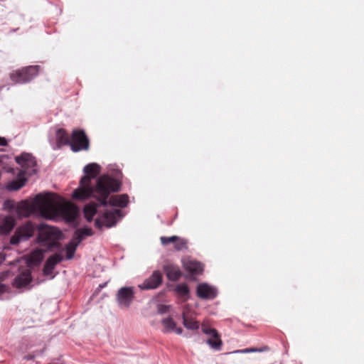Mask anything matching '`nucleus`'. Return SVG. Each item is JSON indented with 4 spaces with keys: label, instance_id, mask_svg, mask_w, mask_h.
<instances>
[{
    "label": "nucleus",
    "instance_id": "f257e3e1",
    "mask_svg": "<svg viewBox=\"0 0 364 364\" xmlns=\"http://www.w3.org/2000/svg\"><path fill=\"white\" fill-rule=\"evenodd\" d=\"M83 171L86 175L81 178L79 188L74 191L73 199L85 200L92 196L101 205H105L107 203V198L110 193L120 190L121 182L107 175L100 176L96 185L92 186L91 179L97 177L100 172V166L97 164H89L84 167Z\"/></svg>",
    "mask_w": 364,
    "mask_h": 364
},
{
    "label": "nucleus",
    "instance_id": "f03ea898",
    "mask_svg": "<svg viewBox=\"0 0 364 364\" xmlns=\"http://www.w3.org/2000/svg\"><path fill=\"white\" fill-rule=\"evenodd\" d=\"M36 203L41 209V215L47 219L62 216L66 220L73 222L78 214L76 205L70 202H64L61 197L55 193L37 195Z\"/></svg>",
    "mask_w": 364,
    "mask_h": 364
},
{
    "label": "nucleus",
    "instance_id": "7ed1b4c3",
    "mask_svg": "<svg viewBox=\"0 0 364 364\" xmlns=\"http://www.w3.org/2000/svg\"><path fill=\"white\" fill-rule=\"evenodd\" d=\"M62 237V232L54 227L41 228L39 230L38 240L43 246L49 250H61L59 240Z\"/></svg>",
    "mask_w": 364,
    "mask_h": 364
},
{
    "label": "nucleus",
    "instance_id": "20e7f679",
    "mask_svg": "<svg viewBox=\"0 0 364 364\" xmlns=\"http://www.w3.org/2000/svg\"><path fill=\"white\" fill-rule=\"evenodd\" d=\"M40 66L30 65L10 73L11 80L16 84H24L32 80L38 75Z\"/></svg>",
    "mask_w": 364,
    "mask_h": 364
},
{
    "label": "nucleus",
    "instance_id": "39448f33",
    "mask_svg": "<svg viewBox=\"0 0 364 364\" xmlns=\"http://www.w3.org/2000/svg\"><path fill=\"white\" fill-rule=\"evenodd\" d=\"M69 146L73 152L89 150L90 139L85 132L80 129H74L72 132Z\"/></svg>",
    "mask_w": 364,
    "mask_h": 364
},
{
    "label": "nucleus",
    "instance_id": "423d86ee",
    "mask_svg": "<svg viewBox=\"0 0 364 364\" xmlns=\"http://www.w3.org/2000/svg\"><path fill=\"white\" fill-rule=\"evenodd\" d=\"M34 225L28 221L16 228L14 235L10 239V243L13 245H18L21 241L26 240L32 237L35 232Z\"/></svg>",
    "mask_w": 364,
    "mask_h": 364
},
{
    "label": "nucleus",
    "instance_id": "0eeeda50",
    "mask_svg": "<svg viewBox=\"0 0 364 364\" xmlns=\"http://www.w3.org/2000/svg\"><path fill=\"white\" fill-rule=\"evenodd\" d=\"M121 215L120 210H107L95 220V227L97 228H102L103 226L111 228L116 225L117 218H119Z\"/></svg>",
    "mask_w": 364,
    "mask_h": 364
},
{
    "label": "nucleus",
    "instance_id": "6e6552de",
    "mask_svg": "<svg viewBox=\"0 0 364 364\" xmlns=\"http://www.w3.org/2000/svg\"><path fill=\"white\" fill-rule=\"evenodd\" d=\"M163 282V275L159 270L154 271L152 274L144 282L139 285V288L142 290L155 289L158 288Z\"/></svg>",
    "mask_w": 364,
    "mask_h": 364
},
{
    "label": "nucleus",
    "instance_id": "1a4fd4ad",
    "mask_svg": "<svg viewBox=\"0 0 364 364\" xmlns=\"http://www.w3.org/2000/svg\"><path fill=\"white\" fill-rule=\"evenodd\" d=\"M38 210L41 213V209L37 205L36 197L32 203L26 200L20 202L16 207V213L19 217H28L33 214L36 210Z\"/></svg>",
    "mask_w": 364,
    "mask_h": 364
},
{
    "label": "nucleus",
    "instance_id": "9d476101",
    "mask_svg": "<svg viewBox=\"0 0 364 364\" xmlns=\"http://www.w3.org/2000/svg\"><path fill=\"white\" fill-rule=\"evenodd\" d=\"M163 271L165 272L168 280L176 282L180 279L182 276V272L179 267L168 261L164 262L162 266Z\"/></svg>",
    "mask_w": 364,
    "mask_h": 364
},
{
    "label": "nucleus",
    "instance_id": "9b49d317",
    "mask_svg": "<svg viewBox=\"0 0 364 364\" xmlns=\"http://www.w3.org/2000/svg\"><path fill=\"white\" fill-rule=\"evenodd\" d=\"M16 161L23 168L24 172L29 173H31L32 171L35 172L34 169L32 171L29 170L30 168H34L36 165L35 158L31 154H22L16 157Z\"/></svg>",
    "mask_w": 364,
    "mask_h": 364
},
{
    "label": "nucleus",
    "instance_id": "f8f14e48",
    "mask_svg": "<svg viewBox=\"0 0 364 364\" xmlns=\"http://www.w3.org/2000/svg\"><path fill=\"white\" fill-rule=\"evenodd\" d=\"M202 331L205 334L209 335L210 336L216 338V341H213L212 338H208L207 343L212 348L215 350H220L223 342L217 330L203 324Z\"/></svg>",
    "mask_w": 364,
    "mask_h": 364
},
{
    "label": "nucleus",
    "instance_id": "ddd939ff",
    "mask_svg": "<svg viewBox=\"0 0 364 364\" xmlns=\"http://www.w3.org/2000/svg\"><path fill=\"white\" fill-rule=\"evenodd\" d=\"M196 294L203 299H213L217 296V290L206 283H202L198 285Z\"/></svg>",
    "mask_w": 364,
    "mask_h": 364
},
{
    "label": "nucleus",
    "instance_id": "4468645a",
    "mask_svg": "<svg viewBox=\"0 0 364 364\" xmlns=\"http://www.w3.org/2000/svg\"><path fill=\"white\" fill-rule=\"evenodd\" d=\"M134 299V291L132 287H122L117 293V300L121 306L128 307Z\"/></svg>",
    "mask_w": 364,
    "mask_h": 364
},
{
    "label": "nucleus",
    "instance_id": "2eb2a0df",
    "mask_svg": "<svg viewBox=\"0 0 364 364\" xmlns=\"http://www.w3.org/2000/svg\"><path fill=\"white\" fill-rule=\"evenodd\" d=\"M182 318L183 326L189 330H198L199 328V322L190 313V309L188 306H184L182 312Z\"/></svg>",
    "mask_w": 364,
    "mask_h": 364
},
{
    "label": "nucleus",
    "instance_id": "dca6fc26",
    "mask_svg": "<svg viewBox=\"0 0 364 364\" xmlns=\"http://www.w3.org/2000/svg\"><path fill=\"white\" fill-rule=\"evenodd\" d=\"M59 250L60 251V253H55L53 255L46 260L43 267L44 274H50L53 272V269H55L56 264H58L63 260V257L62 255V252H63V249Z\"/></svg>",
    "mask_w": 364,
    "mask_h": 364
},
{
    "label": "nucleus",
    "instance_id": "f3484780",
    "mask_svg": "<svg viewBox=\"0 0 364 364\" xmlns=\"http://www.w3.org/2000/svg\"><path fill=\"white\" fill-rule=\"evenodd\" d=\"M184 269L192 274H200L203 270V264L196 260L186 259L183 260Z\"/></svg>",
    "mask_w": 364,
    "mask_h": 364
},
{
    "label": "nucleus",
    "instance_id": "a211bd4d",
    "mask_svg": "<svg viewBox=\"0 0 364 364\" xmlns=\"http://www.w3.org/2000/svg\"><path fill=\"white\" fill-rule=\"evenodd\" d=\"M107 203L104 206H107L108 204L111 206H116L119 208H124L129 203V196L127 194H122L117 196H112L109 198H107Z\"/></svg>",
    "mask_w": 364,
    "mask_h": 364
},
{
    "label": "nucleus",
    "instance_id": "6ab92c4d",
    "mask_svg": "<svg viewBox=\"0 0 364 364\" xmlns=\"http://www.w3.org/2000/svg\"><path fill=\"white\" fill-rule=\"evenodd\" d=\"M161 323L164 327V333L175 332L178 335H181L183 333V328L181 327H176V323L171 316L164 318L161 321Z\"/></svg>",
    "mask_w": 364,
    "mask_h": 364
},
{
    "label": "nucleus",
    "instance_id": "aec40b11",
    "mask_svg": "<svg viewBox=\"0 0 364 364\" xmlns=\"http://www.w3.org/2000/svg\"><path fill=\"white\" fill-rule=\"evenodd\" d=\"M93 235V231L91 228H79L75 231L74 235L70 241L73 244H75L77 247L80 242L88 236H91Z\"/></svg>",
    "mask_w": 364,
    "mask_h": 364
},
{
    "label": "nucleus",
    "instance_id": "412c9836",
    "mask_svg": "<svg viewBox=\"0 0 364 364\" xmlns=\"http://www.w3.org/2000/svg\"><path fill=\"white\" fill-rule=\"evenodd\" d=\"M31 282V272L28 269H26L15 278L14 285L16 288H22L28 285Z\"/></svg>",
    "mask_w": 364,
    "mask_h": 364
},
{
    "label": "nucleus",
    "instance_id": "4be33fe9",
    "mask_svg": "<svg viewBox=\"0 0 364 364\" xmlns=\"http://www.w3.org/2000/svg\"><path fill=\"white\" fill-rule=\"evenodd\" d=\"M43 259V251L41 250H36L33 251L28 256L27 264L29 267L38 266Z\"/></svg>",
    "mask_w": 364,
    "mask_h": 364
},
{
    "label": "nucleus",
    "instance_id": "5701e85b",
    "mask_svg": "<svg viewBox=\"0 0 364 364\" xmlns=\"http://www.w3.org/2000/svg\"><path fill=\"white\" fill-rule=\"evenodd\" d=\"M71 136L70 137L67 131L64 129H58L56 132V143L58 147L65 145H70Z\"/></svg>",
    "mask_w": 364,
    "mask_h": 364
},
{
    "label": "nucleus",
    "instance_id": "b1692460",
    "mask_svg": "<svg viewBox=\"0 0 364 364\" xmlns=\"http://www.w3.org/2000/svg\"><path fill=\"white\" fill-rule=\"evenodd\" d=\"M15 226V219L11 216H6L0 224V232L4 234L9 233Z\"/></svg>",
    "mask_w": 364,
    "mask_h": 364
},
{
    "label": "nucleus",
    "instance_id": "393cba45",
    "mask_svg": "<svg viewBox=\"0 0 364 364\" xmlns=\"http://www.w3.org/2000/svg\"><path fill=\"white\" fill-rule=\"evenodd\" d=\"M98 204L90 203L85 205L83 209L84 216L88 222H91L94 215L97 213Z\"/></svg>",
    "mask_w": 364,
    "mask_h": 364
},
{
    "label": "nucleus",
    "instance_id": "a878e982",
    "mask_svg": "<svg viewBox=\"0 0 364 364\" xmlns=\"http://www.w3.org/2000/svg\"><path fill=\"white\" fill-rule=\"evenodd\" d=\"M26 181V178H18L9 183L7 188L10 191H18L25 185Z\"/></svg>",
    "mask_w": 364,
    "mask_h": 364
},
{
    "label": "nucleus",
    "instance_id": "bb28decb",
    "mask_svg": "<svg viewBox=\"0 0 364 364\" xmlns=\"http://www.w3.org/2000/svg\"><path fill=\"white\" fill-rule=\"evenodd\" d=\"M175 291L181 297H187L190 290L188 285L185 283L178 284L175 288ZM186 300L187 298L185 299Z\"/></svg>",
    "mask_w": 364,
    "mask_h": 364
},
{
    "label": "nucleus",
    "instance_id": "cd10ccee",
    "mask_svg": "<svg viewBox=\"0 0 364 364\" xmlns=\"http://www.w3.org/2000/svg\"><path fill=\"white\" fill-rule=\"evenodd\" d=\"M77 246L75 244H73V242H69L65 246V251H66V258L67 259H71L75 253Z\"/></svg>",
    "mask_w": 364,
    "mask_h": 364
},
{
    "label": "nucleus",
    "instance_id": "c85d7f7f",
    "mask_svg": "<svg viewBox=\"0 0 364 364\" xmlns=\"http://www.w3.org/2000/svg\"><path fill=\"white\" fill-rule=\"evenodd\" d=\"M188 240L178 237V240L174 242V248L177 251L187 249Z\"/></svg>",
    "mask_w": 364,
    "mask_h": 364
},
{
    "label": "nucleus",
    "instance_id": "c756f323",
    "mask_svg": "<svg viewBox=\"0 0 364 364\" xmlns=\"http://www.w3.org/2000/svg\"><path fill=\"white\" fill-rule=\"evenodd\" d=\"M178 240V236L173 235L171 237H165L161 236L160 237V241L163 245H168L170 243H173L174 242Z\"/></svg>",
    "mask_w": 364,
    "mask_h": 364
},
{
    "label": "nucleus",
    "instance_id": "7c9ffc66",
    "mask_svg": "<svg viewBox=\"0 0 364 364\" xmlns=\"http://www.w3.org/2000/svg\"><path fill=\"white\" fill-rule=\"evenodd\" d=\"M261 351H262V349L255 348H245V349H243L241 350L242 353H252V352H261Z\"/></svg>",
    "mask_w": 364,
    "mask_h": 364
},
{
    "label": "nucleus",
    "instance_id": "2f4dec72",
    "mask_svg": "<svg viewBox=\"0 0 364 364\" xmlns=\"http://www.w3.org/2000/svg\"><path fill=\"white\" fill-rule=\"evenodd\" d=\"M7 140L4 137L0 136V146H6Z\"/></svg>",
    "mask_w": 364,
    "mask_h": 364
},
{
    "label": "nucleus",
    "instance_id": "473e14b6",
    "mask_svg": "<svg viewBox=\"0 0 364 364\" xmlns=\"http://www.w3.org/2000/svg\"><path fill=\"white\" fill-rule=\"evenodd\" d=\"M167 306H161L159 311L160 314H164L166 311Z\"/></svg>",
    "mask_w": 364,
    "mask_h": 364
},
{
    "label": "nucleus",
    "instance_id": "72a5a7b5",
    "mask_svg": "<svg viewBox=\"0 0 364 364\" xmlns=\"http://www.w3.org/2000/svg\"><path fill=\"white\" fill-rule=\"evenodd\" d=\"M4 259L5 257L3 255H0V264L4 261Z\"/></svg>",
    "mask_w": 364,
    "mask_h": 364
},
{
    "label": "nucleus",
    "instance_id": "f704fd0d",
    "mask_svg": "<svg viewBox=\"0 0 364 364\" xmlns=\"http://www.w3.org/2000/svg\"><path fill=\"white\" fill-rule=\"evenodd\" d=\"M33 357L32 355H27V356H25V359L26 360H29V359H32Z\"/></svg>",
    "mask_w": 364,
    "mask_h": 364
},
{
    "label": "nucleus",
    "instance_id": "c9c22d12",
    "mask_svg": "<svg viewBox=\"0 0 364 364\" xmlns=\"http://www.w3.org/2000/svg\"><path fill=\"white\" fill-rule=\"evenodd\" d=\"M209 338H212L213 341H216V338H214L212 336H210Z\"/></svg>",
    "mask_w": 364,
    "mask_h": 364
}]
</instances>
